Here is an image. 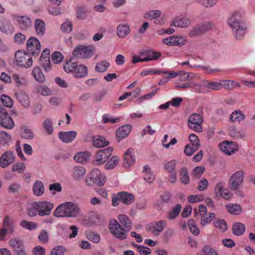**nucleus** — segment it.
Returning a JSON list of instances; mask_svg holds the SVG:
<instances>
[{"mask_svg": "<svg viewBox=\"0 0 255 255\" xmlns=\"http://www.w3.org/2000/svg\"><path fill=\"white\" fill-rule=\"evenodd\" d=\"M228 211L232 214L239 215L242 212V208L240 205L237 204H228L226 205Z\"/></svg>", "mask_w": 255, "mask_h": 255, "instance_id": "obj_40", "label": "nucleus"}, {"mask_svg": "<svg viewBox=\"0 0 255 255\" xmlns=\"http://www.w3.org/2000/svg\"><path fill=\"white\" fill-rule=\"evenodd\" d=\"M161 11L158 9L151 10L146 12L144 15V17L147 19H154V23L157 24H162L163 20L160 18Z\"/></svg>", "mask_w": 255, "mask_h": 255, "instance_id": "obj_18", "label": "nucleus"}, {"mask_svg": "<svg viewBox=\"0 0 255 255\" xmlns=\"http://www.w3.org/2000/svg\"><path fill=\"white\" fill-rule=\"evenodd\" d=\"M189 139L190 142L189 144L194 145V147L198 149L200 146V141L198 136L195 134H190L189 136Z\"/></svg>", "mask_w": 255, "mask_h": 255, "instance_id": "obj_61", "label": "nucleus"}, {"mask_svg": "<svg viewBox=\"0 0 255 255\" xmlns=\"http://www.w3.org/2000/svg\"><path fill=\"white\" fill-rule=\"evenodd\" d=\"M188 225L190 232L193 234L198 235L199 234V230L193 220H189L188 222Z\"/></svg>", "mask_w": 255, "mask_h": 255, "instance_id": "obj_59", "label": "nucleus"}, {"mask_svg": "<svg viewBox=\"0 0 255 255\" xmlns=\"http://www.w3.org/2000/svg\"><path fill=\"white\" fill-rule=\"evenodd\" d=\"M131 129V127L129 125H125L119 128L116 131V136L119 139V141L126 137L130 132Z\"/></svg>", "mask_w": 255, "mask_h": 255, "instance_id": "obj_28", "label": "nucleus"}, {"mask_svg": "<svg viewBox=\"0 0 255 255\" xmlns=\"http://www.w3.org/2000/svg\"><path fill=\"white\" fill-rule=\"evenodd\" d=\"M14 152L7 150L3 152L0 157V167L3 168H6L15 161Z\"/></svg>", "mask_w": 255, "mask_h": 255, "instance_id": "obj_14", "label": "nucleus"}, {"mask_svg": "<svg viewBox=\"0 0 255 255\" xmlns=\"http://www.w3.org/2000/svg\"><path fill=\"white\" fill-rule=\"evenodd\" d=\"M110 64L105 60H103L97 63L95 66V71L97 72L103 73L107 71Z\"/></svg>", "mask_w": 255, "mask_h": 255, "instance_id": "obj_45", "label": "nucleus"}, {"mask_svg": "<svg viewBox=\"0 0 255 255\" xmlns=\"http://www.w3.org/2000/svg\"><path fill=\"white\" fill-rule=\"evenodd\" d=\"M174 232L172 229H166L163 233L161 238L165 243H168L170 239L174 236Z\"/></svg>", "mask_w": 255, "mask_h": 255, "instance_id": "obj_50", "label": "nucleus"}, {"mask_svg": "<svg viewBox=\"0 0 255 255\" xmlns=\"http://www.w3.org/2000/svg\"><path fill=\"white\" fill-rule=\"evenodd\" d=\"M90 179L94 183L101 186L104 185L106 177L104 173H101L98 170H93L90 174Z\"/></svg>", "mask_w": 255, "mask_h": 255, "instance_id": "obj_20", "label": "nucleus"}, {"mask_svg": "<svg viewBox=\"0 0 255 255\" xmlns=\"http://www.w3.org/2000/svg\"><path fill=\"white\" fill-rule=\"evenodd\" d=\"M245 115L240 110H236L230 116V120L232 123L240 122L245 119Z\"/></svg>", "mask_w": 255, "mask_h": 255, "instance_id": "obj_37", "label": "nucleus"}, {"mask_svg": "<svg viewBox=\"0 0 255 255\" xmlns=\"http://www.w3.org/2000/svg\"><path fill=\"white\" fill-rule=\"evenodd\" d=\"M27 51L33 56H37L41 51L40 41L35 37H30L27 41Z\"/></svg>", "mask_w": 255, "mask_h": 255, "instance_id": "obj_11", "label": "nucleus"}, {"mask_svg": "<svg viewBox=\"0 0 255 255\" xmlns=\"http://www.w3.org/2000/svg\"><path fill=\"white\" fill-rule=\"evenodd\" d=\"M77 132L75 131H60L58 133L59 138L64 142H72L76 137Z\"/></svg>", "mask_w": 255, "mask_h": 255, "instance_id": "obj_25", "label": "nucleus"}, {"mask_svg": "<svg viewBox=\"0 0 255 255\" xmlns=\"http://www.w3.org/2000/svg\"><path fill=\"white\" fill-rule=\"evenodd\" d=\"M119 161V157L117 156H113L106 164V168L107 169H112L114 168L118 164Z\"/></svg>", "mask_w": 255, "mask_h": 255, "instance_id": "obj_55", "label": "nucleus"}, {"mask_svg": "<svg viewBox=\"0 0 255 255\" xmlns=\"http://www.w3.org/2000/svg\"><path fill=\"white\" fill-rule=\"evenodd\" d=\"M90 156V153L88 151H80L77 153L74 156V159L77 162L85 163L86 162Z\"/></svg>", "mask_w": 255, "mask_h": 255, "instance_id": "obj_34", "label": "nucleus"}, {"mask_svg": "<svg viewBox=\"0 0 255 255\" xmlns=\"http://www.w3.org/2000/svg\"><path fill=\"white\" fill-rule=\"evenodd\" d=\"M202 86L213 90H219L222 89L221 82H210L208 80H204L202 83Z\"/></svg>", "mask_w": 255, "mask_h": 255, "instance_id": "obj_39", "label": "nucleus"}, {"mask_svg": "<svg viewBox=\"0 0 255 255\" xmlns=\"http://www.w3.org/2000/svg\"><path fill=\"white\" fill-rule=\"evenodd\" d=\"M143 172L144 173V180L148 183H152L155 179V175L151 172L148 165L143 166Z\"/></svg>", "mask_w": 255, "mask_h": 255, "instance_id": "obj_41", "label": "nucleus"}, {"mask_svg": "<svg viewBox=\"0 0 255 255\" xmlns=\"http://www.w3.org/2000/svg\"><path fill=\"white\" fill-rule=\"evenodd\" d=\"M13 20H15L17 25L20 29L26 30L32 26V22L29 17L27 16H21L16 14L12 15Z\"/></svg>", "mask_w": 255, "mask_h": 255, "instance_id": "obj_16", "label": "nucleus"}, {"mask_svg": "<svg viewBox=\"0 0 255 255\" xmlns=\"http://www.w3.org/2000/svg\"><path fill=\"white\" fill-rule=\"evenodd\" d=\"M43 128L47 132L50 134L53 131V125L51 120L49 118L45 120L42 124Z\"/></svg>", "mask_w": 255, "mask_h": 255, "instance_id": "obj_53", "label": "nucleus"}, {"mask_svg": "<svg viewBox=\"0 0 255 255\" xmlns=\"http://www.w3.org/2000/svg\"><path fill=\"white\" fill-rule=\"evenodd\" d=\"M162 73V71L156 69L150 68L144 69L141 73L142 76H146L149 75H160Z\"/></svg>", "mask_w": 255, "mask_h": 255, "instance_id": "obj_54", "label": "nucleus"}, {"mask_svg": "<svg viewBox=\"0 0 255 255\" xmlns=\"http://www.w3.org/2000/svg\"><path fill=\"white\" fill-rule=\"evenodd\" d=\"M15 59L17 65L23 67H30L32 65V59L29 54L21 51L15 53Z\"/></svg>", "mask_w": 255, "mask_h": 255, "instance_id": "obj_9", "label": "nucleus"}, {"mask_svg": "<svg viewBox=\"0 0 255 255\" xmlns=\"http://www.w3.org/2000/svg\"><path fill=\"white\" fill-rule=\"evenodd\" d=\"M245 226L241 222H237L233 225L232 231L234 235L241 236L245 232Z\"/></svg>", "mask_w": 255, "mask_h": 255, "instance_id": "obj_42", "label": "nucleus"}, {"mask_svg": "<svg viewBox=\"0 0 255 255\" xmlns=\"http://www.w3.org/2000/svg\"><path fill=\"white\" fill-rule=\"evenodd\" d=\"M94 47L92 46L80 45L75 48L73 55L79 58H89L94 55Z\"/></svg>", "mask_w": 255, "mask_h": 255, "instance_id": "obj_7", "label": "nucleus"}, {"mask_svg": "<svg viewBox=\"0 0 255 255\" xmlns=\"http://www.w3.org/2000/svg\"><path fill=\"white\" fill-rule=\"evenodd\" d=\"M63 69L67 73L72 74L76 78L85 77L88 74L87 67L85 65L71 61L65 63Z\"/></svg>", "mask_w": 255, "mask_h": 255, "instance_id": "obj_3", "label": "nucleus"}, {"mask_svg": "<svg viewBox=\"0 0 255 255\" xmlns=\"http://www.w3.org/2000/svg\"><path fill=\"white\" fill-rule=\"evenodd\" d=\"M135 161L134 151L132 148L128 149L125 153L124 158V166L125 167H128Z\"/></svg>", "mask_w": 255, "mask_h": 255, "instance_id": "obj_27", "label": "nucleus"}, {"mask_svg": "<svg viewBox=\"0 0 255 255\" xmlns=\"http://www.w3.org/2000/svg\"><path fill=\"white\" fill-rule=\"evenodd\" d=\"M120 223L122 224L128 231L132 228V222L129 218L125 214H120L118 217Z\"/></svg>", "mask_w": 255, "mask_h": 255, "instance_id": "obj_36", "label": "nucleus"}, {"mask_svg": "<svg viewBox=\"0 0 255 255\" xmlns=\"http://www.w3.org/2000/svg\"><path fill=\"white\" fill-rule=\"evenodd\" d=\"M242 16L241 12L237 11L234 12L228 20V23L233 31L235 37L238 39L243 38L246 30Z\"/></svg>", "mask_w": 255, "mask_h": 255, "instance_id": "obj_1", "label": "nucleus"}, {"mask_svg": "<svg viewBox=\"0 0 255 255\" xmlns=\"http://www.w3.org/2000/svg\"><path fill=\"white\" fill-rule=\"evenodd\" d=\"M113 150V148L110 147L104 149L99 150L95 156L94 164L100 165L105 163L111 156Z\"/></svg>", "mask_w": 255, "mask_h": 255, "instance_id": "obj_10", "label": "nucleus"}, {"mask_svg": "<svg viewBox=\"0 0 255 255\" xmlns=\"http://www.w3.org/2000/svg\"><path fill=\"white\" fill-rule=\"evenodd\" d=\"M119 196L121 198V201L126 205L132 204L134 200V196L126 192H119Z\"/></svg>", "mask_w": 255, "mask_h": 255, "instance_id": "obj_32", "label": "nucleus"}, {"mask_svg": "<svg viewBox=\"0 0 255 255\" xmlns=\"http://www.w3.org/2000/svg\"><path fill=\"white\" fill-rule=\"evenodd\" d=\"M0 101L3 105L7 108H10L13 107L12 100L8 96L3 94L1 96Z\"/></svg>", "mask_w": 255, "mask_h": 255, "instance_id": "obj_52", "label": "nucleus"}, {"mask_svg": "<svg viewBox=\"0 0 255 255\" xmlns=\"http://www.w3.org/2000/svg\"><path fill=\"white\" fill-rule=\"evenodd\" d=\"M244 178V172L241 170L235 172L230 177L229 184L231 189L235 190L242 185Z\"/></svg>", "mask_w": 255, "mask_h": 255, "instance_id": "obj_12", "label": "nucleus"}, {"mask_svg": "<svg viewBox=\"0 0 255 255\" xmlns=\"http://www.w3.org/2000/svg\"><path fill=\"white\" fill-rule=\"evenodd\" d=\"M35 205L38 208V215L40 216L49 215L53 208V203L45 201L35 202Z\"/></svg>", "mask_w": 255, "mask_h": 255, "instance_id": "obj_13", "label": "nucleus"}, {"mask_svg": "<svg viewBox=\"0 0 255 255\" xmlns=\"http://www.w3.org/2000/svg\"><path fill=\"white\" fill-rule=\"evenodd\" d=\"M19 225L22 228L29 231L35 230L37 228L36 223L26 220H22Z\"/></svg>", "mask_w": 255, "mask_h": 255, "instance_id": "obj_46", "label": "nucleus"}, {"mask_svg": "<svg viewBox=\"0 0 255 255\" xmlns=\"http://www.w3.org/2000/svg\"><path fill=\"white\" fill-rule=\"evenodd\" d=\"M80 211L77 204L66 202L57 207L53 214L57 217H75L78 215Z\"/></svg>", "mask_w": 255, "mask_h": 255, "instance_id": "obj_2", "label": "nucleus"}, {"mask_svg": "<svg viewBox=\"0 0 255 255\" xmlns=\"http://www.w3.org/2000/svg\"><path fill=\"white\" fill-rule=\"evenodd\" d=\"M215 193L217 197L220 198L222 197L226 200L229 199L231 195L229 190L226 189L224 184L222 182H219L215 188Z\"/></svg>", "mask_w": 255, "mask_h": 255, "instance_id": "obj_19", "label": "nucleus"}, {"mask_svg": "<svg viewBox=\"0 0 255 255\" xmlns=\"http://www.w3.org/2000/svg\"><path fill=\"white\" fill-rule=\"evenodd\" d=\"M140 54L142 56H145L143 60L145 62L157 60L161 56V53L159 52L152 50H144Z\"/></svg>", "mask_w": 255, "mask_h": 255, "instance_id": "obj_26", "label": "nucleus"}, {"mask_svg": "<svg viewBox=\"0 0 255 255\" xmlns=\"http://www.w3.org/2000/svg\"><path fill=\"white\" fill-rule=\"evenodd\" d=\"M35 30L36 34L42 36L45 32V24L40 19H36L34 22Z\"/></svg>", "mask_w": 255, "mask_h": 255, "instance_id": "obj_35", "label": "nucleus"}, {"mask_svg": "<svg viewBox=\"0 0 255 255\" xmlns=\"http://www.w3.org/2000/svg\"><path fill=\"white\" fill-rule=\"evenodd\" d=\"M65 251L66 249L63 246H56L52 250L50 255H64Z\"/></svg>", "mask_w": 255, "mask_h": 255, "instance_id": "obj_64", "label": "nucleus"}, {"mask_svg": "<svg viewBox=\"0 0 255 255\" xmlns=\"http://www.w3.org/2000/svg\"><path fill=\"white\" fill-rule=\"evenodd\" d=\"M32 73L36 81L43 83L45 81V76L39 67H34Z\"/></svg>", "mask_w": 255, "mask_h": 255, "instance_id": "obj_44", "label": "nucleus"}, {"mask_svg": "<svg viewBox=\"0 0 255 255\" xmlns=\"http://www.w3.org/2000/svg\"><path fill=\"white\" fill-rule=\"evenodd\" d=\"M229 134L231 136L234 138H242L245 136V134L243 131L238 130L234 127H232L229 128Z\"/></svg>", "mask_w": 255, "mask_h": 255, "instance_id": "obj_49", "label": "nucleus"}, {"mask_svg": "<svg viewBox=\"0 0 255 255\" xmlns=\"http://www.w3.org/2000/svg\"><path fill=\"white\" fill-rule=\"evenodd\" d=\"M25 169V165L23 162L14 163L12 167V171H16L18 173H22Z\"/></svg>", "mask_w": 255, "mask_h": 255, "instance_id": "obj_63", "label": "nucleus"}, {"mask_svg": "<svg viewBox=\"0 0 255 255\" xmlns=\"http://www.w3.org/2000/svg\"><path fill=\"white\" fill-rule=\"evenodd\" d=\"M220 149L225 154L231 155L237 150L236 145L232 142L225 141L219 145Z\"/></svg>", "mask_w": 255, "mask_h": 255, "instance_id": "obj_24", "label": "nucleus"}, {"mask_svg": "<svg viewBox=\"0 0 255 255\" xmlns=\"http://www.w3.org/2000/svg\"><path fill=\"white\" fill-rule=\"evenodd\" d=\"M32 192L36 196H41L45 192V188L43 182L37 180L32 186Z\"/></svg>", "mask_w": 255, "mask_h": 255, "instance_id": "obj_29", "label": "nucleus"}, {"mask_svg": "<svg viewBox=\"0 0 255 255\" xmlns=\"http://www.w3.org/2000/svg\"><path fill=\"white\" fill-rule=\"evenodd\" d=\"M37 91L39 94L44 96L50 95L51 94L50 89L44 85H40L37 87Z\"/></svg>", "mask_w": 255, "mask_h": 255, "instance_id": "obj_57", "label": "nucleus"}, {"mask_svg": "<svg viewBox=\"0 0 255 255\" xmlns=\"http://www.w3.org/2000/svg\"><path fill=\"white\" fill-rule=\"evenodd\" d=\"M86 173L85 168L83 166H77L72 169V177L76 180L82 179Z\"/></svg>", "mask_w": 255, "mask_h": 255, "instance_id": "obj_33", "label": "nucleus"}, {"mask_svg": "<svg viewBox=\"0 0 255 255\" xmlns=\"http://www.w3.org/2000/svg\"><path fill=\"white\" fill-rule=\"evenodd\" d=\"M190 24V20L186 17L177 16L171 21L170 25L185 28Z\"/></svg>", "mask_w": 255, "mask_h": 255, "instance_id": "obj_23", "label": "nucleus"}, {"mask_svg": "<svg viewBox=\"0 0 255 255\" xmlns=\"http://www.w3.org/2000/svg\"><path fill=\"white\" fill-rule=\"evenodd\" d=\"M0 126L6 129H12L15 124L7 110L0 106Z\"/></svg>", "mask_w": 255, "mask_h": 255, "instance_id": "obj_6", "label": "nucleus"}, {"mask_svg": "<svg viewBox=\"0 0 255 255\" xmlns=\"http://www.w3.org/2000/svg\"><path fill=\"white\" fill-rule=\"evenodd\" d=\"M181 208V205L180 204H177L175 207H173L172 210L169 212L168 218L171 220L176 218L180 212Z\"/></svg>", "mask_w": 255, "mask_h": 255, "instance_id": "obj_51", "label": "nucleus"}, {"mask_svg": "<svg viewBox=\"0 0 255 255\" xmlns=\"http://www.w3.org/2000/svg\"><path fill=\"white\" fill-rule=\"evenodd\" d=\"M8 245L13 250L16 255H27L24 242L19 238H11L8 242Z\"/></svg>", "mask_w": 255, "mask_h": 255, "instance_id": "obj_8", "label": "nucleus"}, {"mask_svg": "<svg viewBox=\"0 0 255 255\" xmlns=\"http://www.w3.org/2000/svg\"><path fill=\"white\" fill-rule=\"evenodd\" d=\"M3 230H5V233L12 234L15 231V226L13 221L8 217H5L3 220Z\"/></svg>", "mask_w": 255, "mask_h": 255, "instance_id": "obj_31", "label": "nucleus"}, {"mask_svg": "<svg viewBox=\"0 0 255 255\" xmlns=\"http://www.w3.org/2000/svg\"><path fill=\"white\" fill-rule=\"evenodd\" d=\"M88 9L85 6H80L77 10V16L79 19H84L87 16Z\"/></svg>", "mask_w": 255, "mask_h": 255, "instance_id": "obj_56", "label": "nucleus"}, {"mask_svg": "<svg viewBox=\"0 0 255 255\" xmlns=\"http://www.w3.org/2000/svg\"><path fill=\"white\" fill-rule=\"evenodd\" d=\"M109 230L113 236L121 240L126 239L129 231L124 229L116 220L112 219L110 221Z\"/></svg>", "mask_w": 255, "mask_h": 255, "instance_id": "obj_4", "label": "nucleus"}, {"mask_svg": "<svg viewBox=\"0 0 255 255\" xmlns=\"http://www.w3.org/2000/svg\"><path fill=\"white\" fill-rule=\"evenodd\" d=\"M93 145L98 148L105 147L109 144V141H107L105 138L100 136L93 137Z\"/></svg>", "mask_w": 255, "mask_h": 255, "instance_id": "obj_43", "label": "nucleus"}, {"mask_svg": "<svg viewBox=\"0 0 255 255\" xmlns=\"http://www.w3.org/2000/svg\"><path fill=\"white\" fill-rule=\"evenodd\" d=\"M63 56L59 51H55L51 55V60L55 64H59L63 59Z\"/></svg>", "mask_w": 255, "mask_h": 255, "instance_id": "obj_60", "label": "nucleus"}, {"mask_svg": "<svg viewBox=\"0 0 255 255\" xmlns=\"http://www.w3.org/2000/svg\"><path fill=\"white\" fill-rule=\"evenodd\" d=\"M130 32L129 26L126 24H120L117 27V34L119 37H126Z\"/></svg>", "mask_w": 255, "mask_h": 255, "instance_id": "obj_30", "label": "nucleus"}, {"mask_svg": "<svg viewBox=\"0 0 255 255\" xmlns=\"http://www.w3.org/2000/svg\"><path fill=\"white\" fill-rule=\"evenodd\" d=\"M180 180L184 184H187L189 182V176L188 171L185 167L182 168L180 171Z\"/></svg>", "mask_w": 255, "mask_h": 255, "instance_id": "obj_47", "label": "nucleus"}, {"mask_svg": "<svg viewBox=\"0 0 255 255\" xmlns=\"http://www.w3.org/2000/svg\"><path fill=\"white\" fill-rule=\"evenodd\" d=\"M0 30L3 33H11L14 31V27L10 21L0 22Z\"/></svg>", "mask_w": 255, "mask_h": 255, "instance_id": "obj_38", "label": "nucleus"}, {"mask_svg": "<svg viewBox=\"0 0 255 255\" xmlns=\"http://www.w3.org/2000/svg\"><path fill=\"white\" fill-rule=\"evenodd\" d=\"M133 246L137 248V251L141 255H148L151 254V250L148 247L141 246L133 244Z\"/></svg>", "mask_w": 255, "mask_h": 255, "instance_id": "obj_58", "label": "nucleus"}, {"mask_svg": "<svg viewBox=\"0 0 255 255\" xmlns=\"http://www.w3.org/2000/svg\"><path fill=\"white\" fill-rule=\"evenodd\" d=\"M216 217V215L213 213H210L208 214H205L201 216V224L203 226L207 225L210 223Z\"/></svg>", "mask_w": 255, "mask_h": 255, "instance_id": "obj_48", "label": "nucleus"}, {"mask_svg": "<svg viewBox=\"0 0 255 255\" xmlns=\"http://www.w3.org/2000/svg\"><path fill=\"white\" fill-rule=\"evenodd\" d=\"M11 140V136L7 132L2 131L0 132V141L1 144H7Z\"/></svg>", "mask_w": 255, "mask_h": 255, "instance_id": "obj_62", "label": "nucleus"}, {"mask_svg": "<svg viewBox=\"0 0 255 255\" xmlns=\"http://www.w3.org/2000/svg\"><path fill=\"white\" fill-rule=\"evenodd\" d=\"M49 56V50L46 49L42 51L39 59L40 64L46 71L51 69V63Z\"/></svg>", "mask_w": 255, "mask_h": 255, "instance_id": "obj_21", "label": "nucleus"}, {"mask_svg": "<svg viewBox=\"0 0 255 255\" xmlns=\"http://www.w3.org/2000/svg\"><path fill=\"white\" fill-rule=\"evenodd\" d=\"M15 97L23 107L28 108L30 107L29 99L25 92L18 91L15 93Z\"/></svg>", "mask_w": 255, "mask_h": 255, "instance_id": "obj_22", "label": "nucleus"}, {"mask_svg": "<svg viewBox=\"0 0 255 255\" xmlns=\"http://www.w3.org/2000/svg\"><path fill=\"white\" fill-rule=\"evenodd\" d=\"M162 42L168 46H181L186 43V38L181 36H172L163 38Z\"/></svg>", "mask_w": 255, "mask_h": 255, "instance_id": "obj_15", "label": "nucleus"}, {"mask_svg": "<svg viewBox=\"0 0 255 255\" xmlns=\"http://www.w3.org/2000/svg\"><path fill=\"white\" fill-rule=\"evenodd\" d=\"M203 122L202 116L200 114L194 113L190 115L188 118V126L191 129L197 132H201L202 131L201 125Z\"/></svg>", "mask_w": 255, "mask_h": 255, "instance_id": "obj_5", "label": "nucleus"}, {"mask_svg": "<svg viewBox=\"0 0 255 255\" xmlns=\"http://www.w3.org/2000/svg\"><path fill=\"white\" fill-rule=\"evenodd\" d=\"M166 225V221L160 220L151 223L148 228V230L154 235L158 236L163 231Z\"/></svg>", "mask_w": 255, "mask_h": 255, "instance_id": "obj_17", "label": "nucleus"}]
</instances>
